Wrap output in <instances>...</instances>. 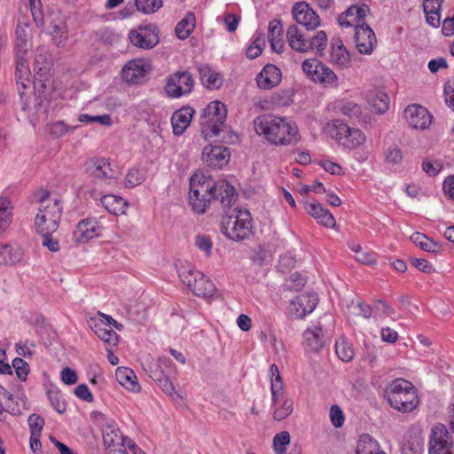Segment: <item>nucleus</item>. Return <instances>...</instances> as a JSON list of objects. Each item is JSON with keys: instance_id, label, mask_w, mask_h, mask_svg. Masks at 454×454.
Returning <instances> with one entry per match:
<instances>
[{"instance_id": "f257e3e1", "label": "nucleus", "mask_w": 454, "mask_h": 454, "mask_svg": "<svg viewBox=\"0 0 454 454\" xmlns=\"http://www.w3.org/2000/svg\"><path fill=\"white\" fill-rule=\"evenodd\" d=\"M257 134L276 145H294L300 140L298 127L286 118L271 114L258 116L254 121Z\"/></svg>"}, {"instance_id": "f03ea898", "label": "nucleus", "mask_w": 454, "mask_h": 454, "mask_svg": "<svg viewBox=\"0 0 454 454\" xmlns=\"http://www.w3.org/2000/svg\"><path fill=\"white\" fill-rule=\"evenodd\" d=\"M384 395L390 406L402 412H410L419 404V396L411 382L398 378L385 388Z\"/></svg>"}, {"instance_id": "7ed1b4c3", "label": "nucleus", "mask_w": 454, "mask_h": 454, "mask_svg": "<svg viewBox=\"0 0 454 454\" xmlns=\"http://www.w3.org/2000/svg\"><path fill=\"white\" fill-rule=\"evenodd\" d=\"M252 228V218L247 209H233L231 214L223 215L221 231L228 239L240 241L248 237Z\"/></svg>"}, {"instance_id": "20e7f679", "label": "nucleus", "mask_w": 454, "mask_h": 454, "mask_svg": "<svg viewBox=\"0 0 454 454\" xmlns=\"http://www.w3.org/2000/svg\"><path fill=\"white\" fill-rule=\"evenodd\" d=\"M181 281L195 295L210 298L216 291L215 284L202 272L195 270L188 263H182L177 269Z\"/></svg>"}, {"instance_id": "39448f33", "label": "nucleus", "mask_w": 454, "mask_h": 454, "mask_svg": "<svg viewBox=\"0 0 454 454\" xmlns=\"http://www.w3.org/2000/svg\"><path fill=\"white\" fill-rule=\"evenodd\" d=\"M227 116L226 106L220 101H213L203 110L200 116L201 133L205 139L217 137L223 130Z\"/></svg>"}, {"instance_id": "423d86ee", "label": "nucleus", "mask_w": 454, "mask_h": 454, "mask_svg": "<svg viewBox=\"0 0 454 454\" xmlns=\"http://www.w3.org/2000/svg\"><path fill=\"white\" fill-rule=\"evenodd\" d=\"M315 30H287L286 38L292 49L307 52L323 51L327 44V35L324 30L311 34Z\"/></svg>"}, {"instance_id": "0eeeda50", "label": "nucleus", "mask_w": 454, "mask_h": 454, "mask_svg": "<svg viewBox=\"0 0 454 454\" xmlns=\"http://www.w3.org/2000/svg\"><path fill=\"white\" fill-rule=\"evenodd\" d=\"M210 181L203 173H195L190 178L189 204L197 214H204L210 203Z\"/></svg>"}, {"instance_id": "6e6552de", "label": "nucleus", "mask_w": 454, "mask_h": 454, "mask_svg": "<svg viewBox=\"0 0 454 454\" xmlns=\"http://www.w3.org/2000/svg\"><path fill=\"white\" fill-rule=\"evenodd\" d=\"M62 216V206L60 200L54 199L53 203H47L43 207H38L35 217V226L37 233L55 232Z\"/></svg>"}, {"instance_id": "1a4fd4ad", "label": "nucleus", "mask_w": 454, "mask_h": 454, "mask_svg": "<svg viewBox=\"0 0 454 454\" xmlns=\"http://www.w3.org/2000/svg\"><path fill=\"white\" fill-rule=\"evenodd\" d=\"M194 80L187 71H177L167 78L166 93L171 98H180L189 94L193 88Z\"/></svg>"}, {"instance_id": "9d476101", "label": "nucleus", "mask_w": 454, "mask_h": 454, "mask_svg": "<svg viewBox=\"0 0 454 454\" xmlns=\"http://www.w3.org/2000/svg\"><path fill=\"white\" fill-rule=\"evenodd\" d=\"M151 65L143 59L129 60L121 70V78L129 84H139L145 81V76L151 72Z\"/></svg>"}, {"instance_id": "9b49d317", "label": "nucleus", "mask_w": 454, "mask_h": 454, "mask_svg": "<svg viewBox=\"0 0 454 454\" xmlns=\"http://www.w3.org/2000/svg\"><path fill=\"white\" fill-rule=\"evenodd\" d=\"M429 445V454H452L451 436L443 426L433 428Z\"/></svg>"}, {"instance_id": "f8f14e48", "label": "nucleus", "mask_w": 454, "mask_h": 454, "mask_svg": "<svg viewBox=\"0 0 454 454\" xmlns=\"http://www.w3.org/2000/svg\"><path fill=\"white\" fill-rule=\"evenodd\" d=\"M230 150L223 145H207L202 152V160L207 166L222 168L230 160Z\"/></svg>"}, {"instance_id": "ddd939ff", "label": "nucleus", "mask_w": 454, "mask_h": 454, "mask_svg": "<svg viewBox=\"0 0 454 454\" xmlns=\"http://www.w3.org/2000/svg\"><path fill=\"white\" fill-rule=\"evenodd\" d=\"M403 114L406 121L412 129H425L432 121V116L427 109L419 105L408 106Z\"/></svg>"}, {"instance_id": "4468645a", "label": "nucleus", "mask_w": 454, "mask_h": 454, "mask_svg": "<svg viewBox=\"0 0 454 454\" xmlns=\"http://www.w3.org/2000/svg\"><path fill=\"white\" fill-rule=\"evenodd\" d=\"M317 301L316 294L298 295L291 301L288 309L289 313L294 318H302L306 314L311 313L315 309Z\"/></svg>"}, {"instance_id": "2eb2a0df", "label": "nucleus", "mask_w": 454, "mask_h": 454, "mask_svg": "<svg viewBox=\"0 0 454 454\" xmlns=\"http://www.w3.org/2000/svg\"><path fill=\"white\" fill-rule=\"evenodd\" d=\"M294 19L308 28H317L320 26V18L316 12L306 3H296L292 10Z\"/></svg>"}, {"instance_id": "dca6fc26", "label": "nucleus", "mask_w": 454, "mask_h": 454, "mask_svg": "<svg viewBox=\"0 0 454 454\" xmlns=\"http://www.w3.org/2000/svg\"><path fill=\"white\" fill-rule=\"evenodd\" d=\"M208 194L211 199L217 200L221 202L223 207H229L235 201V188L225 180L210 184V191Z\"/></svg>"}, {"instance_id": "f3484780", "label": "nucleus", "mask_w": 454, "mask_h": 454, "mask_svg": "<svg viewBox=\"0 0 454 454\" xmlns=\"http://www.w3.org/2000/svg\"><path fill=\"white\" fill-rule=\"evenodd\" d=\"M101 226L93 218H86L78 223L73 232V239L76 243H85L100 235Z\"/></svg>"}, {"instance_id": "a211bd4d", "label": "nucleus", "mask_w": 454, "mask_h": 454, "mask_svg": "<svg viewBox=\"0 0 454 454\" xmlns=\"http://www.w3.org/2000/svg\"><path fill=\"white\" fill-rule=\"evenodd\" d=\"M341 27H352L354 28H371L365 23V10L357 6H350L338 18Z\"/></svg>"}, {"instance_id": "6ab92c4d", "label": "nucleus", "mask_w": 454, "mask_h": 454, "mask_svg": "<svg viewBox=\"0 0 454 454\" xmlns=\"http://www.w3.org/2000/svg\"><path fill=\"white\" fill-rule=\"evenodd\" d=\"M104 445L110 451L125 447V438L114 421L106 422L102 429Z\"/></svg>"}, {"instance_id": "aec40b11", "label": "nucleus", "mask_w": 454, "mask_h": 454, "mask_svg": "<svg viewBox=\"0 0 454 454\" xmlns=\"http://www.w3.org/2000/svg\"><path fill=\"white\" fill-rule=\"evenodd\" d=\"M129 39L132 45L149 50L159 43V35L155 30H130Z\"/></svg>"}, {"instance_id": "412c9836", "label": "nucleus", "mask_w": 454, "mask_h": 454, "mask_svg": "<svg viewBox=\"0 0 454 454\" xmlns=\"http://www.w3.org/2000/svg\"><path fill=\"white\" fill-rule=\"evenodd\" d=\"M280 81L281 71L272 64L266 65L256 76L257 84L262 90H270L277 86Z\"/></svg>"}, {"instance_id": "4be33fe9", "label": "nucleus", "mask_w": 454, "mask_h": 454, "mask_svg": "<svg viewBox=\"0 0 454 454\" xmlns=\"http://www.w3.org/2000/svg\"><path fill=\"white\" fill-rule=\"evenodd\" d=\"M305 210L325 227L333 228L336 224L333 215L319 202L313 201L305 203Z\"/></svg>"}, {"instance_id": "5701e85b", "label": "nucleus", "mask_w": 454, "mask_h": 454, "mask_svg": "<svg viewBox=\"0 0 454 454\" xmlns=\"http://www.w3.org/2000/svg\"><path fill=\"white\" fill-rule=\"evenodd\" d=\"M200 79L202 84L209 90H217L223 85V76L208 64H199L197 66Z\"/></svg>"}, {"instance_id": "b1692460", "label": "nucleus", "mask_w": 454, "mask_h": 454, "mask_svg": "<svg viewBox=\"0 0 454 454\" xmlns=\"http://www.w3.org/2000/svg\"><path fill=\"white\" fill-rule=\"evenodd\" d=\"M270 373L272 404L278 406L282 401L288 398L286 396L282 377L276 364L270 365Z\"/></svg>"}, {"instance_id": "393cba45", "label": "nucleus", "mask_w": 454, "mask_h": 454, "mask_svg": "<svg viewBox=\"0 0 454 454\" xmlns=\"http://www.w3.org/2000/svg\"><path fill=\"white\" fill-rule=\"evenodd\" d=\"M52 67V57L50 51L45 47H39L36 49L34 71L41 78L46 77Z\"/></svg>"}, {"instance_id": "a878e982", "label": "nucleus", "mask_w": 454, "mask_h": 454, "mask_svg": "<svg viewBox=\"0 0 454 454\" xmlns=\"http://www.w3.org/2000/svg\"><path fill=\"white\" fill-rule=\"evenodd\" d=\"M194 110L190 107H183L176 111L171 118L173 133L176 136L182 135L190 125Z\"/></svg>"}, {"instance_id": "bb28decb", "label": "nucleus", "mask_w": 454, "mask_h": 454, "mask_svg": "<svg viewBox=\"0 0 454 454\" xmlns=\"http://www.w3.org/2000/svg\"><path fill=\"white\" fill-rule=\"evenodd\" d=\"M355 43L362 54H371L377 44L374 30H356Z\"/></svg>"}, {"instance_id": "cd10ccee", "label": "nucleus", "mask_w": 454, "mask_h": 454, "mask_svg": "<svg viewBox=\"0 0 454 454\" xmlns=\"http://www.w3.org/2000/svg\"><path fill=\"white\" fill-rule=\"evenodd\" d=\"M330 62L340 69H345L350 67V54L340 41L332 45Z\"/></svg>"}, {"instance_id": "c85d7f7f", "label": "nucleus", "mask_w": 454, "mask_h": 454, "mask_svg": "<svg viewBox=\"0 0 454 454\" xmlns=\"http://www.w3.org/2000/svg\"><path fill=\"white\" fill-rule=\"evenodd\" d=\"M115 377L118 382L129 390L135 393L140 391V386L137 381L135 372L128 367H118L115 372Z\"/></svg>"}, {"instance_id": "c756f323", "label": "nucleus", "mask_w": 454, "mask_h": 454, "mask_svg": "<svg viewBox=\"0 0 454 454\" xmlns=\"http://www.w3.org/2000/svg\"><path fill=\"white\" fill-rule=\"evenodd\" d=\"M101 203L109 213L115 215L125 214L128 206L125 200L113 194L104 195Z\"/></svg>"}, {"instance_id": "7c9ffc66", "label": "nucleus", "mask_w": 454, "mask_h": 454, "mask_svg": "<svg viewBox=\"0 0 454 454\" xmlns=\"http://www.w3.org/2000/svg\"><path fill=\"white\" fill-rule=\"evenodd\" d=\"M356 454H382L380 444L369 434H362L357 442Z\"/></svg>"}, {"instance_id": "2f4dec72", "label": "nucleus", "mask_w": 454, "mask_h": 454, "mask_svg": "<svg viewBox=\"0 0 454 454\" xmlns=\"http://www.w3.org/2000/svg\"><path fill=\"white\" fill-rule=\"evenodd\" d=\"M303 337L307 347L312 352H319L324 347L322 328L319 326H316L314 329H307L303 333Z\"/></svg>"}, {"instance_id": "473e14b6", "label": "nucleus", "mask_w": 454, "mask_h": 454, "mask_svg": "<svg viewBox=\"0 0 454 454\" xmlns=\"http://www.w3.org/2000/svg\"><path fill=\"white\" fill-rule=\"evenodd\" d=\"M33 46L30 30H16L15 52L16 55L27 56Z\"/></svg>"}, {"instance_id": "72a5a7b5", "label": "nucleus", "mask_w": 454, "mask_h": 454, "mask_svg": "<svg viewBox=\"0 0 454 454\" xmlns=\"http://www.w3.org/2000/svg\"><path fill=\"white\" fill-rule=\"evenodd\" d=\"M92 175L98 179H114L116 172L111 168L110 162L105 159H98L92 162Z\"/></svg>"}, {"instance_id": "f704fd0d", "label": "nucleus", "mask_w": 454, "mask_h": 454, "mask_svg": "<svg viewBox=\"0 0 454 454\" xmlns=\"http://www.w3.org/2000/svg\"><path fill=\"white\" fill-rule=\"evenodd\" d=\"M411 240L422 250L429 253H439L441 245L420 232H415L411 236Z\"/></svg>"}, {"instance_id": "c9c22d12", "label": "nucleus", "mask_w": 454, "mask_h": 454, "mask_svg": "<svg viewBox=\"0 0 454 454\" xmlns=\"http://www.w3.org/2000/svg\"><path fill=\"white\" fill-rule=\"evenodd\" d=\"M92 329L95 334L104 341L106 348H115L117 346L119 339L114 330L104 327L103 323H96Z\"/></svg>"}, {"instance_id": "e433bc0d", "label": "nucleus", "mask_w": 454, "mask_h": 454, "mask_svg": "<svg viewBox=\"0 0 454 454\" xmlns=\"http://www.w3.org/2000/svg\"><path fill=\"white\" fill-rule=\"evenodd\" d=\"M21 260L20 248L4 244L0 246V264H15Z\"/></svg>"}, {"instance_id": "4c0bfd02", "label": "nucleus", "mask_w": 454, "mask_h": 454, "mask_svg": "<svg viewBox=\"0 0 454 454\" xmlns=\"http://www.w3.org/2000/svg\"><path fill=\"white\" fill-rule=\"evenodd\" d=\"M320 66H324V63L317 59H309L302 62L301 68L308 78H309L314 82H318L321 84V70H319Z\"/></svg>"}, {"instance_id": "58836bf2", "label": "nucleus", "mask_w": 454, "mask_h": 454, "mask_svg": "<svg viewBox=\"0 0 454 454\" xmlns=\"http://www.w3.org/2000/svg\"><path fill=\"white\" fill-rule=\"evenodd\" d=\"M13 206L7 197H0V231H4L12 221Z\"/></svg>"}, {"instance_id": "ea45409f", "label": "nucleus", "mask_w": 454, "mask_h": 454, "mask_svg": "<svg viewBox=\"0 0 454 454\" xmlns=\"http://www.w3.org/2000/svg\"><path fill=\"white\" fill-rule=\"evenodd\" d=\"M365 141V136L358 129L350 128L349 132L344 139L341 145L348 149H355Z\"/></svg>"}, {"instance_id": "a19ab883", "label": "nucleus", "mask_w": 454, "mask_h": 454, "mask_svg": "<svg viewBox=\"0 0 454 454\" xmlns=\"http://www.w3.org/2000/svg\"><path fill=\"white\" fill-rule=\"evenodd\" d=\"M335 351L338 357L343 362H349L354 356V350L345 339H340L336 341Z\"/></svg>"}, {"instance_id": "79ce46f5", "label": "nucleus", "mask_w": 454, "mask_h": 454, "mask_svg": "<svg viewBox=\"0 0 454 454\" xmlns=\"http://www.w3.org/2000/svg\"><path fill=\"white\" fill-rule=\"evenodd\" d=\"M330 128L332 137L341 144L344 137L348 135L351 127L340 120H333L330 124Z\"/></svg>"}, {"instance_id": "37998d69", "label": "nucleus", "mask_w": 454, "mask_h": 454, "mask_svg": "<svg viewBox=\"0 0 454 454\" xmlns=\"http://www.w3.org/2000/svg\"><path fill=\"white\" fill-rule=\"evenodd\" d=\"M319 70H321V84L326 88L338 87V77L329 67L324 64L320 66Z\"/></svg>"}, {"instance_id": "c03bdc74", "label": "nucleus", "mask_w": 454, "mask_h": 454, "mask_svg": "<svg viewBox=\"0 0 454 454\" xmlns=\"http://www.w3.org/2000/svg\"><path fill=\"white\" fill-rule=\"evenodd\" d=\"M270 35H269L270 43L272 51L277 53L283 52L285 49L284 37L286 36L285 30H270Z\"/></svg>"}, {"instance_id": "a18cd8bd", "label": "nucleus", "mask_w": 454, "mask_h": 454, "mask_svg": "<svg viewBox=\"0 0 454 454\" xmlns=\"http://www.w3.org/2000/svg\"><path fill=\"white\" fill-rule=\"evenodd\" d=\"M278 405L273 412V418L278 421H281L293 412L294 402L292 399H285Z\"/></svg>"}, {"instance_id": "49530a36", "label": "nucleus", "mask_w": 454, "mask_h": 454, "mask_svg": "<svg viewBox=\"0 0 454 454\" xmlns=\"http://www.w3.org/2000/svg\"><path fill=\"white\" fill-rule=\"evenodd\" d=\"M371 105L379 114L385 113L389 106V98L384 92H377L370 99Z\"/></svg>"}, {"instance_id": "de8ad7c7", "label": "nucleus", "mask_w": 454, "mask_h": 454, "mask_svg": "<svg viewBox=\"0 0 454 454\" xmlns=\"http://www.w3.org/2000/svg\"><path fill=\"white\" fill-rule=\"evenodd\" d=\"M151 377L157 382L158 386L161 390L168 395H172L175 392V387L170 380L163 374V371L160 372H154Z\"/></svg>"}, {"instance_id": "09e8293b", "label": "nucleus", "mask_w": 454, "mask_h": 454, "mask_svg": "<svg viewBox=\"0 0 454 454\" xmlns=\"http://www.w3.org/2000/svg\"><path fill=\"white\" fill-rule=\"evenodd\" d=\"M290 443V434L287 431L277 434L273 438V448L276 454H285L286 446Z\"/></svg>"}, {"instance_id": "8fccbe9b", "label": "nucleus", "mask_w": 454, "mask_h": 454, "mask_svg": "<svg viewBox=\"0 0 454 454\" xmlns=\"http://www.w3.org/2000/svg\"><path fill=\"white\" fill-rule=\"evenodd\" d=\"M161 5L162 0H136L137 9L144 13H153Z\"/></svg>"}, {"instance_id": "3c124183", "label": "nucleus", "mask_w": 454, "mask_h": 454, "mask_svg": "<svg viewBox=\"0 0 454 454\" xmlns=\"http://www.w3.org/2000/svg\"><path fill=\"white\" fill-rule=\"evenodd\" d=\"M12 368L15 370L17 377L25 381L27 380V374L29 373V365L28 364L20 357H16L12 361Z\"/></svg>"}, {"instance_id": "603ef678", "label": "nucleus", "mask_w": 454, "mask_h": 454, "mask_svg": "<svg viewBox=\"0 0 454 454\" xmlns=\"http://www.w3.org/2000/svg\"><path fill=\"white\" fill-rule=\"evenodd\" d=\"M28 427L31 434H41L44 427V419L41 416L33 413L27 419Z\"/></svg>"}, {"instance_id": "864d4df0", "label": "nucleus", "mask_w": 454, "mask_h": 454, "mask_svg": "<svg viewBox=\"0 0 454 454\" xmlns=\"http://www.w3.org/2000/svg\"><path fill=\"white\" fill-rule=\"evenodd\" d=\"M30 11L36 27L43 25V15L41 0H29Z\"/></svg>"}, {"instance_id": "5fc2aeb1", "label": "nucleus", "mask_w": 454, "mask_h": 454, "mask_svg": "<svg viewBox=\"0 0 454 454\" xmlns=\"http://www.w3.org/2000/svg\"><path fill=\"white\" fill-rule=\"evenodd\" d=\"M145 179L144 174L138 169L133 168L129 171L125 177V185L127 187H135L140 184Z\"/></svg>"}, {"instance_id": "6e6d98bb", "label": "nucleus", "mask_w": 454, "mask_h": 454, "mask_svg": "<svg viewBox=\"0 0 454 454\" xmlns=\"http://www.w3.org/2000/svg\"><path fill=\"white\" fill-rule=\"evenodd\" d=\"M15 75L30 76V70L27 56L16 55V73Z\"/></svg>"}, {"instance_id": "4d7b16f0", "label": "nucleus", "mask_w": 454, "mask_h": 454, "mask_svg": "<svg viewBox=\"0 0 454 454\" xmlns=\"http://www.w3.org/2000/svg\"><path fill=\"white\" fill-rule=\"evenodd\" d=\"M54 232L39 233L42 237V245L47 247L51 252H58L60 249L59 242L52 234Z\"/></svg>"}, {"instance_id": "13d9d810", "label": "nucleus", "mask_w": 454, "mask_h": 454, "mask_svg": "<svg viewBox=\"0 0 454 454\" xmlns=\"http://www.w3.org/2000/svg\"><path fill=\"white\" fill-rule=\"evenodd\" d=\"M47 35L58 47L65 46L68 39L67 30H50Z\"/></svg>"}, {"instance_id": "bf43d9fd", "label": "nucleus", "mask_w": 454, "mask_h": 454, "mask_svg": "<svg viewBox=\"0 0 454 454\" xmlns=\"http://www.w3.org/2000/svg\"><path fill=\"white\" fill-rule=\"evenodd\" d=\"M74 129L75 127H69L64 121H57L50 126V132L51 135L60 137Z\"/></svg>"}, {"instance_id": "052dcab7", "label": "nucleus", "mask_w": 454, "mask_h": 454, "mask_svg": "<svg viewBox=\"0 0 454 454\" xmlns=\"http://www.w3.org/2000/svg\"><path fill=\"white\" fill-rule=\"evenodd\" d=\"M49 399L51 405L59 413H63L66 411V403L62 400L61 395L58 392H48Z\"/></svg>"}, {"instance_id": "680f3d73", "label": "nucleus", "mask_w": 454, "mask_h": 454, "mask_svg": "<svg viewBox=\"0 0 454 454\" xmlns=\"http://www.w3.org/2000/svg\"><path fill=\"white\" fill-rule=\"evenodd\" d=\"M330 419L335 427H342L344 423V414L338 405H333L330 409Z\"/></svg>"}, {"instance_id": "e2e57ef3", "label": "nucleus", "mask_w": 454, "mask_h": 454, "mask_svg": "<svg viewBox=\"0 0 454 454\" xmlns=\"http://www.w3.org/2000/svg\"><path fill=\"white\" fill-rule=\"evenodd\" d=\"M340 111L342 114L348 117H356L360 114V107L357 104L348 101L340 106Z\"/></svg>"}, {"instance_id": "0e129e2a", "label": "nucleus", "mask_w": 454, "mask_h": 454, "mask_svg": "<svg viewBox=\"0 0 454 454\" xmlns=\"http://www.w3.org/2000/svg\"><path fill=\"white\" fill-rule=\"evenodd\" d=\"M50 192L45 189H39L34 193V200L40 204L39 207L46 206L47 203H53V200L50 198Z\"/></svg>"}, {"instance_id": "69168bd1", "label": "nucleus", "mask_w": 454, "mask_h": 454, "mask_svg": "<svg viewBox=\"0 0 454 454\" xmlns=\"http://www.w3.org/2000/svg\"><path fill=\"white\" fill-rule=\"evenodd\" d=\"M195 245L200 250L204 251L207 256L210 255L212 249V241L208 237L197 236Z\"/></svg>"}, {"instance_id": "338daca9", "label": "nucleus", "mask_w": 454, "mask_h": 454, "mask_svg": "<svg viewBox=\"0 0 454 454\" xmlns=\"http://www.w3.org/2000/svg\"><path fill=\"white\" fill-rule=\"evenodd\" d=\"M386 160L390 163H399L403 160V153L396 146H390L386 152Z\"/></svg>"}, {"instance_id": "774afa93", "label": "nucleus", "mask_w": 454, "mask_h": 454, "mask_svg": "<svg viewBox=\"0 0 454 454\" xmlns=\"http://www.w3.org/2000/svg\"><path fill=\"white\" fill-rule=\"evenodd\" d=\"M61 380L67 385H73L77 382L78 376L75 371L66 367L61 372Z\"/></svg>"}]
</instances>
